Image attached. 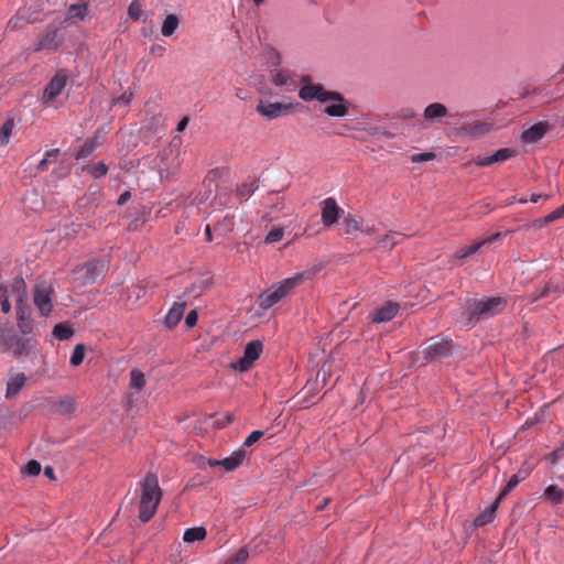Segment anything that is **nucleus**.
<instances>
[{"instance_id":"nucleus-1","label":"nucleus","mask_w":564,"mask_h":564,"mask_svg":"<svg viewBox=\"0 0 564 564\" xmlns=\"http://www.w3.org/2000/svg\"><path fill=\"white\" fill-rule=\"evenodd\" d=\"M140 512L139 519L148 522L155 513L162 498V490L159 486L158 477L154 474H148L141 481Z\"/></svg>"},{"instance_id":"nucleus-2","label":"nucleus","mask_w":564,"mask_h":564,"mask_svg":"<svg viewBox=\"0 0 564 564\" xmlns=\"http://www.w3.org/2000/svg\"><path fill=\"white\" fill-rule=\"evenodd\" d=\"M507 305V300L501 296H494L486 300H473L469 304L468 319L475 324L488 319L501 313Z\"/></svg>"},{"instance_id":"nucleus-3","label":"nucleus","mask_w":564,"mask_h":564,"mask_svg":"<svg viewBox=\"0 0 564 564\" xmlns=\"http://www.w3.org/2000/svg\"><path fill=\"white\" fill-rule=\"evenodd\" d=\"M55 288L51 280L37 281L33 288V303L43 317H48L54 308Z\"/></svg>"},{"instance_id":"nucleus-4","label":"nucleus","mask_w":564,"mask_h":564,"mask_svg":"<svg viewBox=\"0 0 564 564\" xmlns=\"http://www.w3.org/2000/svg\"><path fill=\"white\" fill-rule=\"evenodd\" d=\"M107 270V261L93 259L74 271L75 280L83 286L93 284Z\"/></svg>"},{"instance_id":"nucleus-5","label":"nucleus","mask_w":564,"mask_h":564,"mask_svg":"<svg viewBox=\"0 0 564 564\" xmlns=\"http://www.w3.org/2000/svg\"><path fill=\"white\" fill-rule=\"evenodd\" d=\"M423 118L431 124L443 122V119H447L446 123L458 121L462 116L459 113L449 112L448 108L442 102L429 104L423 110Z\"/></svg>"},{"instance_id":"nucleus-6","label":"nucleus","mask_w":564,"mask_h":564,"mask_svg":"<svg viewBox=\"0 0 564 564\" xmlns=\"http://www.w3.org/2000/svg\"><path fill=\"white\" fill-rule=\"evenodd\" d=\"M262 351H263L262 341L259 339L251 340L246 345L243 355L239 359L234 361L231 364V367L235 370L245 372L252 367L253 362L260 357Z\"/></svg>"},{"instance_id":"nucleus-7","label":"nucleus","mask_w":564,"mask_h":564,"mask_svg":"<svg viewBox=\"0 0 564 564\" xmlns=\"http://www.w3.org/2000/svg\"><path fill=\"white\" fill-rule=\"evenodd\" d=\"M322 102L327 104L324 108V112L329 117L343 118L348 115L349 101L337 91H328V94L322 98Z\"/></svg>"},{"instance_id":"nucleus-8","label":"nucleus","mask_w":564,"mask_h":564,"mask_svg":"<svg viewBox=\"0 0 564 564\" xmlns=\"http://www.w3.org/2000/svg\"><path fill=\"white\" fill-rule=\"evenodd\" d=\"M299 80V84L301 85L299 88V98L303 101L310 102L318 100L322 102V98H324L329 91L326 90L323 85L314 84L311 76H300Z\"/></svg>"},{"instance_id":"nucleus-9","label":"nucleus","mask_w":564,"mask_h":564,"mask_svg":"<svg viewBox=\"0 0 564 564\" xmlns=\"http://www.w3.org/2000/svg\"><path fill=\"white\" fill-rule=\"evenodd\" d=\"M300 76L288 68H276L270 72V80L276 86L283 88L286 93L295 91L299 86Z\"/></svg>"},{"instance_id":"nucleus-10","label":"nucleus","mask_w":564,"mask_h":564,"mask_svg":"<svg viewBox=\"0 0 564 564\" xmlns=\"http://www.w3.org/2000/svg\"><path fill=\"white\" fill-rule=\"evenodd\" d=\"M423 352L427 359L446 358L453 352V343L449 339L432 337L425 343Z\"/></svg>"},{"instance_id":"nucleus-11","label":"nucleus","mask_w":564,"mask_h":564,"mask_svg":"<svg viewBox=\"0 0 564 564\" xmlns=\"http://www.w3.org/2000/svg\"><path fill=\"white\" fill-rule=\"evenodd\" d=\"M505 234L496 232L485 239L473 242L470 246L462 247L453 254L452 263L460 265L463 260L478 252L482 247L490 245L500 239Z\"/></svg>"},{"instance_id":"nucleus-12","label":"nucleus","mask_w":564,"mask_h":564,"mask_svg":"<svg viewBox=\"0 0 564 564\" xmlns=\"http://www.w3.org/2000/svg\"><path fill=\"white\" fill-rule=\"evenodd\" d=\"M258 113H260L267 120L276 119L284 113L290 111V107L280 102H269L260 100L256 107Z\"/></svg>"},{"instance_id":"nucleus-13","label":"nucleus","mask_w":564,"mask_h":564,"mask_svg":"<svg viewBox=\"0 0 564 564\" xmlns=\"http://www.w3.org/2000/svg\"><path fill=\"white\" fill-rule=\"evenodd\" d=\"M186 306L187 302L185 300V294L178 296L164 317V325L167 329H172L180 323L184 315Z\"/></svg>"},{"instance_id":"nucleus-14","label":"nucleus","mask_w":564,"mask_h":564,"mask_svg":"<svg viewBox=\"0 0 564 564\" xmlns=\"http://www.w3.org/2000/svg\"><path fill=\"white\" fill-rule=\"evenodd\" d=\"M491 123L486 121L465 122L456 131L459 137L479 138L491 130Z\"/></svg>"},{"instance_id":"nucleus-15","label":"nucleus","mask_w":564,"mask_h":564,"mask_svg":"<svg viewBox=\"0 0 564 564\" xmlns=\"http://www.w3.org/2000/svg\"><path fill=\"white\" fill-rule=\"evenodd\" d=\"M322 223L326 227H332L340 215V208L333 197H328L321 202Z\"/></svg>"},{"instance_id":"nucleus-16","label":"nucleus","mask_w":564,"mask_h":564,"mask_svg":"<svg viewBox=\"0 0 564 564\" xmlns=\"http://www.w3.org/2000/svg\"><path fill=\"white\" fill-rule=\"evenodd\" d=\"M57 31L56 25H47L34 50L46 52L55 51L58 47Z\"/></svg>"},{"instance_id":"nucleus-17","label":"nucleus","mask_w":564,"mask_h":564,"mask_svg":"<svg viewBox=\"0 0 564 564\" xmlns=\"http://www.w3.org/2000/svg\"><path fill=\"white\" fill-rule=\"evenodd\" d=\"M284 297V293L276 284H273L258 296L257 302L260 308L269 310Z\"/></svg>"},{"instance_id":"nucleus-18","label":"nucleus","mask_w":564,"mask_h":564,"mask_svg":"<svg viewBox=\"0 0 564 564\" xmlns=\"http://www.w3.org/2000/svg\"><path fill=\"white\" fill-rule=\"evenodd\" d=\"M66 82L67 77L65 75L56 74L44 89L43 101L47 104L59 96L66 86Z\"/></svg>"},{"instance_id":"nucleus-19","label":"nucleus","mask_w":564,"mask_h":564,"mask_svg":"<svg viewBox=\"0 0 564 564\" xmlns=\"http://www.w3.org/2000/svg\"><path fill=\"white\" fill-rule=\"evenodd\" d=\"M564 292V285L560 283H555L553 281L547 282L543 288L535 290L531 294H529V301L531 303L536 302L541 299H546L551 295H560Z\"/></svg>"},{"instance_id":"nucleus-20","label":"nucleus","mask_w":564,"mask_h":564,"mask_svg":"<svg viewBox=\"0 0 564 564\" xmlns=\"http://www.w3.org/2000/svg\"><path fill=\"white\" fill-rule=\"evenodd\" d=\"M399 311V304L395 302H387L373 314H371L372 323H384L391 321Z\"/></svg>"},{"instance_id":"nucleus-21","label":"nucleus","mask_w":564,"mask_h":564,"mask_svg":"<svg viewBox=\"0 0 564 564\" xmlns=\"http://www.w3.org/2000/svg\"><path fill=\"white\" fill-rule=\"evenodd\" d=\"M547 131V126L539 122L522 132V140L528 143H534L541 140Z\"/></svg>"},{"instance_id":"nucleus-22","label":"nucleus","mask_w":564,"mask_h":564,"mask_svg":"<svg viewBox=\"0 0 564 564\" xmlns=\"http://www.w3.org/2000/svg\"><path fill=\"white\" fill-rule=\"evenodd\" d=\"M26 377L24 373L18 372L12 376L7 383L6 398L11 399L15 397L24 387Z\"/></svg>"},{"instance_id":"nucleus-23","label":"nucleus","mask_w":564,"mask_h":564,"mask_svg":"<svg viewBox=\"0 0 564 564\" xmlns=\"http://www.w3.org/2000/svg\"><path fill=\"white\" fill-rule=\"evenodd\" d=\"M499 503L500 500L497 498L490 506H488L479 516L475 518L474 525L478 528L491 523L496 517V511Z\"/></svg>"},{"instance_id":"nucleus-24","label":"nucleus","mask_w":564,"mask_h":564,"mask_svg":"<svg viewBox=\"0 0 564 564\" xmlns=\"http://www.w3.org/2000/svg\"><path fill=\"white\" fill-rule=\"evenodd\" d=\"M405 236L398 231H390L377 240V248L391 250L394 246L403 241Z\"/></svg>"},{"instance_id":"nucleus-25","label":"nucleus","mask_w":564,"mask_h":564,"mask_svg":"<svg viewBox=\"0 0 564 564\" xmlns=\"http://www.w3.org/2000/svg\"><path fill=\"white\" fill-rule=\"evenodd\" d=\"M10 293L17 304H24L28 296L25 281L22 278H15L11 283Z\"/></svg>"},{"instance_id":"nucleus-26","label":"nucleus","mask_w":564,"mask_h":564,"mask_svg":"<svg viewBox=\"0 0 564 564\" xmlns=\"http://www.w3.org/2000/svg\"><path fill=\"white\" fill-rule=\"evenodd\" d=\"M305 273L300 272L294 274L293 276L283 279L282 281L275 283L279 289L288 296L296 286L301 285L304 281Z\"/></svg>"},{"instance_id":"nucleus-27","label":"nucleus","mask_w":564,"mask_h":564,"mask_svg":"<svg viewBox=\"0 0 564 564\" xmlns=\"http://www.w3.org/2000/svg\"><path fill=\"white\" fill-rule=\"evenodd\" d=\"M245 457L246 455L243 451L234 452L230 456L220 459V467L226 471L235 470L242 464Z\"/></svg>"},{"instance_id":"nucleus-28","label":"nucleus","mask_w":564,"mask_h":564,"mask_svg":"<svg viewBox=\"0 0 564 564\" xmlns=\"http://www.w3.org/2000/svg\"><path fill=\"white\" fill-rule=\"evenodd\" d=\"M178 25H180V20L176 14L171 13V14L166 15V18L164 19V21L162 23V28H161L162 35L165 37L173 35L174 32L176 31V29L178 28Z\"/></svg>"},{"instance_id":"nucleus-29","label":"nucleus","mask_w":564,"mask_h":564,"mask_svg":"<svg viewBox=\"0 0 564 564\" xmlns=\"http://www.w3.org/2000/svg\"><path fill=\"white\" fill-rule=\"evenodd\" d=\"M543 496L553 505H560L564 501V490L560 489L555 485H550L546 487Z\"/></svg>"},{"instance_id":"nucleus-30","label":"nucleus","mask_w":564,"mask_h":564,"mask_svg":"<svg viewBox=\"0 0 564 564\" xmlns=\"http://www.w3.org/2000/svg\"><path fill=\"white\" fill-rule=\"evenodd\" d=\"M527 475V471H519L512 475L497 498L501 501V499L512 491Z\"/></svg>"},{"instance_id":"nucleus-31","label":"nucleus","mask_w":564,"mask_h":564,"mask_svg":"<svg viewBox=\"0 0 564 564\" xmlns=\"http://www.w3.org/2000/svg\"><path fill=\"white\" fill-rule=\"evenodd\" d=\"M206 538V530L203 527L189 528L184 532L183 540L187 543L203 541Z\"/></svg>"},{"instance_id":"nucleus-32","label":"nucleus","mask_w":564,"mask_h":564,"mask_svg":"<svg viewBox=\"0 0 564 564\" xmlns=\"http://www.w3.org/2000/svg\"><path fill=\"white\" fill-rule=\"evenodd\" d=\"M34 19H30L26 17L24 11L19 10L18 13L12 17L8 22L9 30H19L24 28L26 24L33 22Z\"/></svg>"},{"instance_id":"nucleus-33","label":"nucleus","mask_w":564,"mask_h":564,"mask_svg":"<svg viewBox=\"0 0 564 564\" xmlns=\"http://www.w3.org/2000/svg\"><path fill=\"white\" fill-rule=\"evenodd\" d=\"M258 189V182L256 178H248L243 182L238 188L237 194L243 198L248 199Z\"/></svg>"},{"instance_id":"nucleus-34","label":"nucleus","mask_w":564,"mask_h":564,"mask_svg":"<svg viewBox=\"0 0 564 564\" xmlns=\"http://www.w3.org/2000/svg\"><path fill=\"white\" fill-rule=\"evenodd\" d=\"M344 231L348 235H355L361 229V221L356 216L348 214L343 219Z\"/></svg>"},{"instance_id":"nucleus-35","label":"nucleus","mask_w":564,"mask_h":564,"mask_svg":"<svg viewBox=\"0 0 564 564\" xmlns=\"http://www.w3.org/2000/svg\"><path fill=\"white\" fill-rule=\"evenodd\" d=\"M144 373L138 369H133L130 372V386L137 392L141 391L145 387Z\"/></svg>"},{"instance_id":"nucleus-36","label":"nucleus","mask_w":564,"mask_h":564,"mask_svg":"<svg viewBox=\"0 0 564 564\" xmlns=\"http://www.w3.org/2000/svg\"><path fill=\"white\" fill-rule=\"evenodd\" d=\"M249 557L247 547H240L235 554L230 555L225 564H245Z\"/></svg>"},{"instance_id":"nucleus-37","label":"nucleus","mask_w":564,"mask_h":564,"mask_svg":"<svg viewBox=\"0 0 564 564\" xmlns=\"http://www.w3.org/2000/svg\"><path fill=\"white\" fill-rule=\"evenodd\" d=\"M74 330L65 324H56L53 328V335L59 340L69 339Z\"/></svg>"},{"instance_id":"nucleus-38","label":"nucleus","mask_w":564,"mask_h":564,"mask_svg":"<svg viewBox=\"0 0 564 564\" xmlns=\"http://www.w3.org/2000/svg\"><path fill=\"white\" fill-rule=\"evenodd\" d=\"M14 122L12 119L7 120L0 129V145H6L12 134Z\"/></svg>"},{"instance_id":"nucleus-39","label":"nucleus","mask_w":564,"mask_h":564,"mask_svg":"<svg viewBox=\"0 0 564 564\" xmlns=\"http://www.w3.org/2000/svg\"><path fill=\"white\" fill-rule=\"evenodd\" d=\"M492 160L495 163L507 161L516 155V151L510 148H502L494 152Z\"/></svg>"},{"instance_id":"nucleus-40","label":"nucleus","mask_w":564,"mask_h":564,"mask_svg":"<svg viewBox=\"0 0 564 564\" xmlns=\"http://www.w3.org/2000/svg\"><path fill=\"white\" fill-rule=\"evenodd\" d=\"M57 410L63 415H69L75 411L74 400L70 398H64L58 402Z\"/></svg>"},{"instance_id":"nucleus-41","label":"nucleus","mask_w":564,"mask_h":564,"mask_svg":"<svg viewBox=\"0 0 564 564\" xmlns=\"http://www.w3.org/2000/svg\"><path fill=\"white\" fill-rule=\"evenodd\" d=\"M85 357V346L83 344H78L75 346L72 356H70V365L79 366Z\"/></svg>"},{"instance_id":"nucleus-42","label":"nucleus","mask_w":564,"mask_h":564,"mask_svg":"<svg viewBox=\"0 0 564 564\" xmlns=\"http://www.w3.org/2000/svg\"><path fill=\"white\" fill-rule=\"evenodd\" d=\"M284 236V231L281 227H274L272 228L265 236L264 242L265 243H275L282 240Z\"/></svg>"},{"instance_id":"nucleus-43","label":"nucleus","mask_w":564,"mask_h":564,"mask_svg":"<svg viewBox=\"0 0 564 564\" xmlns=\"http://www.w3.org/2000/svg\"><path fill=\"white\" fill-rule=\"evenodd\" d=\"M25 313L26 311L24 304H17L18 324L23 333H26L29 330V327L26 325V322L29 321L25 318Z\"/></svg>"},{"instance_id":"nucleus-44","label":"nucleus","mask_w":564,"mask_h":564,"mask_svg":"<svg viewBox=\"0 0 564 564\" xmlns=\"http://www.w3.org/2000/svg\"><path fill=\"white\" fill-rule=\"evenodd\" d=\"M88 172L95 177L100 178L108 172V166L104 162H98L88 167Z\"/></svg>"},{"instance_id":"nucleus-45","label":"nucleus","mask_w":564,"mask_h":564,"mask_svg":"<svg viewBox=\"0 0 564 564\" xmlns=\"http://www.w3.org/2000/svg\"><path fill=\"white\" fill-rule=\"evenodd\" d=\"M59 154V150L58 149H53V150H50L45 153V156L37 164V170L39 171H44L46 170L47 167V164L52 161V160H55L57 158V155Z\"/></svg>"},{"instance_id":"nucleus-46","label":"nucleus","mask_w":564,"mask_h":564,"mask_svg":"<svg viewBox=\"0 0 564 564\" xmlns=\"http://www.w3.org/2000/svg\"><path fill=\"white\" fill-rule=\"evenodd\" d=\"M68 13L72 18H77L79 20H84L87 13L86 4H72L69 7Z\"/></svg>"},{"instance_id":"nucleus-47","label":"nucleus","mask_w":564,"mask_h":564,"mask_svg":"<svg viewBox=\"0 0 564 564\" xmlns=\"http://www.w3.org/2000/svg\"><path fill=\"white\" fill-rule=\"evenodd\" d=\"M436 154L434 152H422L411 155L412 163H423L434 160Z\"/></svg>"},{"instance_id":"nucleus-48","label":"nucleus","mask_w":564,"mask_h":564,"mask_svg":"<svg viewBox=\"0 0 564 564\" xmlns=\"http://www.w3.org/2000/svg\"><path fill=\"white\" fill-rule=\"evenodd\" d=\"M128 15L134 21H137L141 18L142 7L138 1H133L130 3V6L128 8Z\"/></svg>"},{"instance_id":"nucleus-49","label":"nucleus","mask_w":564,"mask_h":564,"mask_svg":"<svg viewBox=\"0 0 564 564\" xmlns=\"http://www.w3.org/2000/svg\"><path fill=\"white\" fill-rule=\"evenodd\" d=\"M178 166H180L178 161L172 162L171 165H167L165 169L160 166L161 178H163V177L169 178L170 176L174 175V173L178 169Z\"/></svg>"},{"instance_id":"nucleus-50","label":"nucleus","mask_w":564,"mask_h":564,"mask_svg":"<svg viewBox=\"0 0 564 564\" xmlns=\"http://www.w3.org/2000/svg\"><path fill=\"white\" fill-rule=\"evenodd\" d=\"M25 474L37 476L41 473V464L36 460H30L24 467Z\"/></svg>"},{"instance_id":"nucleus-51","label":"nucleus","mask_w":564,"mask_h":564,"mask_svg":"<svg viewBox=\"0 0 564 564\" xmlns=\"http://www.w3.org/2000/svg\"><path fill=\"white\" fill-rule=\"evenodd\" d=\"M564 217V204L556 208L555 210H553L552 213H550L547 216L544 217L543 219V223L544 224H547V223H552L554 220H557L560 218Z\"/></svg>"},{"instance_id":"nucleus-52","label":"nucleus","mask_w":564,"mask_h":564,"mask_svg":"<svg viewBox=\"0 0 564 564\" xmlns=\"http://www.w3.org/2000/svg\"><path fill=\"white\" fill-rule=\"evenodd\" d=\"M263 436V432L262 431H259V430H256V431H252L247 437L246 440L243 441V446L246 447H249L251 445H253L254 443H257L261 437Z\"/></svg>"},{"instance_id":"nucleus-53","label":"nucleus","mask_w":564,"mask_h":564,"mask_svg":"<svg viewBox=\"0 0 564 564\" xmlns=\"http://www.w3.org/2000/svg\"><path fill=\"white\" fill-rule=\"evenodd\" d=\"M132 100V93L124 91L122 95H120L115 101L113 106H128Z\"/></svg>"},{"instance_id":"nucleus-54","label":"nucleus","mask_w":564,"mask_h":564,"mask_svg":"<svg viewBox=\"0 0 564 564\" xmlns=\"http://www.w3.org/2000/svg\"><path fill=\"white\" fill-rule=\"evenodd\" d=\"M94 151V145L91 143H86L77 153L76 159H85L91 154Z\"/></svg>"},{"instance_id":"nucleus-55","label":"nucleus","mask_w":564,"mask_h":564,"mask_svg":"<svg viewBox=\"0 0 564 564\" xmlns=\"http://www.w3.org/2000/svg\"><path fill=\"white\" fill-rule=\"evenodd\" d=\"M474 163L477 165V166H488V165H491L494 164V160H492V155H487V156H478L474 160Z\"/></svg>"},{"instance_id":"nucleus-56","label":"nucleus","mask_w":564,"mask_h":564,"mask_svg":"<svg viewBox=\"0 0 564 564\" xmlns=\"http://www.w3.org/2000/svg\"><path fill=\"white\" fill-rule=\"evenodd\" d=\"M196 323H197V312L195 310H193L186 315L185 325L188 328H192L196 325Z\"/></svg>"},{"instance_id":"nucleus-57","label":"nucleus","mask_w":564,"mask_h":564,"mask_svg":"<svg viewBox=\"0 0 564 564\" xmlns=\"http://www.w3.org/2000/svg\"><path fill=\"white\" fill-rule=\"evenodd\" d=\"M562 457H563V455L556 448L553 452H551L550 454H547L545 456V459L549 460L551 465H555L557 463V460L561 459Z\"/></svg>"},{"instance_id":"nucleus-58","label":"nucleus","mask_w":564,"mask_h":564,"mask_svg":"<svg viewBox=\"0 0 564 564\" xmlns=\"http://www.w3.org/2000/svg\"><path fill=\"white\" fill-rule=\"evenodd\" d=\"M269 61L273 66H279L281 64L280 54L274 48L269 50Z\"/></svg>"},{"instance_id":"nucleus-59","label":"nucleus","mask_w":564,"mask_h":564,"mask_svg":"<svg viewBox=\"0 0 564 564\" xmlns=\"http://www.w3.org/2000/svg\"><path fill=\"white\" fill-rule=\"evenodd\" d=\"M0 304H1V311L4 314H8L11 311V304L9 303L8 296H4L3 299H1Z\"/></svg>"},{"instance_id":"nucleus-60","label":"nucleus","mask_w":564,"mask_h":564,"mask_svg":"<svg viewBox=\"0 0 564 564\" xmlns=\"http://www.w3.org/2000/svg\"><path fill=\"white\" fill-rule=\"evenodd\" d=\"M547 199V196L546 195H542V194H539V193H533L530 198H529V202L531 203H539L541 199Z\"/></svg>"},{"instance_id":"nucleus-61","label":"nucleus","mask_w":564,"mask_h":564,"mask_svg":"<svg viewBox=\"0 0 564 564\" xmlns=\"http://www.w3.org/2000/svg\"><path fill=\"white\" fill-rule=\"evenodd\" d=\"M129 198H130V192L126 191L122 194H120L117 203H118V205H123L129 200Z\"/></svg>"},{"instance_id":"nucleus-62","label":"nucleus","mask_w":564,"mask_h":564,"mask_svg":"<svg viewBox=\"0 0 564 564\" xmlns=\"http://www.w3.org/2000/svg\"><path fill=\"white\" fill-rule=\"evenodd\" d=\"M188 124V118L187 117H184L178 123H177V127H176V130L178 132H182L186 129Z\"/></svg>"},{"instance_id":"nucleus-63","label":"nucleus","mask_w":564,"mask_h":564,"mask_svg":"<svg viewBox=\"0 0 564 564\" xmlns=\"http://www.w3.org/2000/svg\"><path fill=\"white\" fill-rule=\"evenodd\" d=\"M44 475L47 476L51 479H54V469L51 466H46L44 468Z\"/></svg>"},{"instance_id":"nucleus-64","label":"nucleus","mask_w":564,"mask_h":564,"mask_svg":"<svg viewBox=\"0 0 564 564\" xmlns=\"http://www.w3.org/2000/svg\"><path fill=\"white\" fill-rule=\"evenodd\" d=\"M206 463H207V465H208L209 467H218V466H220V459H213V458H208V459L206 460Z\"/></svg>"}]
</instances>
